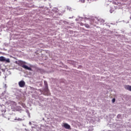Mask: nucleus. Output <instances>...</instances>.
<instances>
[{
    "instance_id": "nucleus-4",
    "label": "nucleus",
    "mask_w": 131,
    "mask_h": 131,
    "mask_svg": "<svg viewBox=\"0 0 131 131\" xmlns=\"http://www.w3.org/2000/svg\"><path fill=\"white\" fill-rule=\"evenodd\" d=\"M20 88H24L25 86V81L21 80L18 82Z\"/></svg>"
},
{
    "instance_id": "nucleus-1",
    "label": "nucleus",
    "mask_w": 131,
    "mask_h": 131,
    "mask_svg": "<svg viewBox=\"0 0 131 131\" xmlns=\"http://www.w3.org/2000/svg\"><path fill=\"white\" fill-rule=\"evenodd\" d=\"M26 62L21 61V60H19L18 61V65L19 66H20V67H22L23 68H24L25 69H27V70H29L30 71H31L32 70V69L31 68L29 67L28 66L25 65Z\"/></svg>"
},
{
    "instance_id": "nucleus-11",
    "label": "nucleus",
    "mask_w": 131,
    "mask_h": 131,
    "mask_svg": "<svg viewBox=\"0 0 131 131\" xmlns=\"http://www.w3.org/2000/svg\"><path fill=\"white\" fill-rule=\"evenodd\" d=\"M112 102H113V103H115V98H113L112 99Z\"/></svg>"
},
{
    "instance_id": "nucleus-8",
    "label": "nucleus",
    "mask_w": 131,
    "mask_h": 131,
    "mask_svg": "<svg viewBox=\"0 0 131 131\" xmlns=\"http://www.w3.org/2000/svg\"><path fill=\"white\" fill-rule=\"evenodd\" d=\"M88 131H94V127H90Z\"/></svg>"
},
{
    "instance_id": "nucleus-7",
    "label": "nucleus",
    "mask_w": 131,
    "mask_h": 131,
    "mask_svg": "<svg viewBox=\"0 0 131 131\" xmlns=\"http://www.w3.org/2000/svg\"><path fill=\"white\" fill-rule=\"evenodd\" d=\"M125 89L126 90H127L128 91H129L130 92H131V86L129 85H127L125 86Z\"/></svg>"
},
{
    "instance_id": "nucleus-3",
    "label": "nucleus",
    "mask_w": 131,
    "mask_h": 131,
    "mask_svg": "<svg viewBox=\"0 0 131 131\" xmlns=\"http://www.w3.org/2000/svg\"><path fill=\"white\" fill-rule=\"evenodd\" d=\"M0 61L1 62H7V63H10V59H6L4 56L0 57Z\"/></svg>"
},
{
    "instance_id": "nucleus-13",
    "label": "nucleus",
    "mask_w": 131,
    "mask_h": 131,
    "mask_svg": "<svg viewBox=\"0 0 131 131\" xmlns=\"http://www.w3.org/2000/svg\"><path fill=\"white\" fill-rule=\"evenodd\" d=\"M130 19H131V17H130Z\"/></svg>"
},
{
    "instance_id": "nucleus-2",
    "label": "nucleus",
    "mask_w": 131,
    "mask_h": 131,
    "mask_svg": "<svg viewBox=\"0 0 131 131\" xmlns=\"http://www.w3.org/2000/svg\"><path fill=\"white\" fill-rule=\"evenodd\" d=\"M44 84L46 89V90H45V94L46 95V96H49V95H50V92H49V89H48V82H47L46 81H45Z\"/></svg>"
},
{
    "instance_id": "nucleus-9",
    "label": "nucleus",
    "mask_w": 131,
    "mask_h": 131,
    "mask_svg": "<svg viewBox=\"0 0 131 131\" xmlns=\"http://www.w3.org/2000/svg\"><path fill=\"white\" fill-rule=\"evenodd\" d=\"M21 106H22L24 108H25V107H26L25 104H24V103H21Z\"/></svg>"
},
{
    "instance_id": "nucleus-10",
    "label": "nucleus",
    "mask_w": 131,
    "mask_h": 131,
    "mask_svg": "<svg viewBox=\"0 0 131 131\" xmlns=\"http://www.w3.org/2000/svg\"><path fill=\"white\" fill-rule=\"evenodd\" d=\"M85 26L86 28H90V26H89V25H85Z\"/></svg>"
},
{
    "instance_id": "nucleus-6",
    "label": "nucleus",
    "mask_w": 131,
    "mask_h": 131,
    "mask_svg": "<svg viewBox=\"0 0 131 131\" xmlns=\"http://www.w3.org/2000/svg\"><path fill=\"white\" fill-rule=\"evenodd\" d=\"M63 127L64 128H66L67 129H70V125L66 123L63 124Z\"/></svg>"
},
{
    "instance_id": "nucleus-12",
    "label": "nucleus",
    "mask_w": 131,
    "mask_h": 131,
    "mask_svg": "<svg viewBox=\"0 0 131 131\" xmlns=\"http://www.w3.org/2000/svg\"><path fill=\"white\" fill-rule=\"evenodd\" d=\"M75 63V62L74 61H72V64H74Z\"/></svg>"
},
{
    "instance_id": "nucleus-5",
    "label": "nucleus",
    "mask_w": 131,
    "mask_h": 131,
    "mask_svg": "<svg viewBox=\"0 0 131 131\" xmlns=\"http://www.w3.org/2000/svg\"><path fill=\"white\" fill-rule=\"evenodd\" d=\"M9 104H10V106L11 107H15L17 106V102L14 101H10Z\"/></svg>"
}]
</instances>
